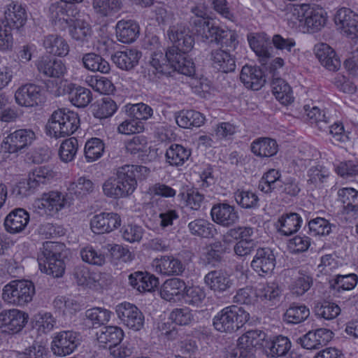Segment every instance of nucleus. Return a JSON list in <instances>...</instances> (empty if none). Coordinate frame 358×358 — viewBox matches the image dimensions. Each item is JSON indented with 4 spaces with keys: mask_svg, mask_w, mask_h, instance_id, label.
Here are the masks:
<instances>
[{
    "mask_svg": "<svg viewBox=\"0 0 358 358\" xmlns=\"http://www.w3.org/2000/svg\"><path fill=\"white\" fill-rule=\"evenodd\" d=\"M187 53H176L169 55L162 51L155 52L152 55L150 64L157 73L169 76L173 71L191 76L195 72L194 64L192 59L189 58Z\"/></svg>",
    "mask_w": 358,
    "mask_h": 358,
    "instance_id": "f257e3e1",
    "label": "nucleus"
},
{
    "mask_svg": "<svg viewBox=\"0 0 358 358\" xmlns=\"http://www.w3.org/2000/svg\"><path fill=\"white\" fill-rule=\"evenodd\" d=\"M64 247V244L58 242L46 241L43 244L41 253L38 257V266L42 272L55 278L62 275L65 269L62 259Z\"/></svg>",
    "mask_w": 358,
    "mask_h": 358,
    "instance_id": "f03ea898",
    "label": "nucleus"
},
{
    "mask_svg": "<svg viewBox=\"0 0 358 358\" xmlns=\"http://www.w3.org/2000/svg\"><path fill=\"white\" fill-rule=\"evenodd\" d=\"M250 319V315L236 306L222 309L213 318L215 329L220 332L231 333L238 330Z\"/></svg>",
    "mask_w": 358,
    "mask_h": 358,
    "instance_id": "7ed1b4c3",
    "label": "nucleus"
},
{
    "mask_svg": "<svg viewBox=\"0 0 358 358\" xmlns=\"http://www.w3.org/2000/svg\"><path fill=\"white\" fill-rule=\"evenodd\" d=\"M34 294L35 287L32 282L15 280L4 286L2 299L8 304L24 306L32 301Z\"/></svg>",
    "mask_w": 358,
    "mask_h": 358,
    "instance_id": "20e7f679",
    "label": "nucleus"
},
{
    "mask_svg": "<svg viewBox=\"0 0 358 358\" xmlns=\"http://www.w3.org/2000/svg\"><path fill=\"white\" fill-rule=\"evenodd\" d=\"M266 337L260 330H251L242 335L237 341V345L227 354V358H253L255 348L264 346Z\"/></svg>",
    "mask_w": 358,
    "mask_h": 358,
    "instance_id": "39448f33",
    "label": "nucleus"
},
{
    "mask_svg": "<svg viewBox=\"0 0 358 358\" xmlns=\"http://www.w3.org/2000/svg\"><path fill=\"white\" fill-rule=\"evenodd\" d=\"M168 36L173 45L169 47L166 53L169 55L182 52L188 53L194 45V38L189 28L182 24H177L170 27L168 31Z\"/></svg>",
    "mask_w": 358,
    "mask_h": 358,
    "instance_id": "423d86ee",
    "label": "nucleus"
},
{
    "mask_svg": "<svg viewBox=\"0 0 358 358\" xmlns=\"http://www.w3.org/2000/svg\"><path fill=\"white\" fill-rule=\"evenodd\" d=\"M293 15L300 22H304L308 28L316 31L323 27L327 21L326 13L321 8L303 4L294 8Z\"/></svg>",
    "mask_w": 358,
    "mask_h": 358,
    "instance_id": "0eeeda50",
    "label": "nucleus"
},
{
    "mask_svg": "<svg viewBox=\"0 0 358 358\" xmlns=\"http://www.w3.org/2000/svg\"><path fill=\"white\" fill-rule=\"evenodd\" d=\"M145 169L142 166L124 165L117 169L115 178L124 198L135 191L137 186L136 174Z\"/></svg>",
    "mask_w": 358,
    "mask_h": 358,
    "instance_id": "6e6552de",
    "label": "nucleus"
},
{
    "mask_svg": "<svg viewBox=\"0 0 358 358\" xmlns=\"http://www.w3.org/2000/svg\"><path fill=\"white\" fill-rule=\"evenodd\" d=\"M71 204V198L57 191L43 194L41 199L35 201V207L44 210L49 214L57 213Z\"/></svg>",
    "mask_w": 358,
    "mask_h": 358,
    "instance_id": "1a4fd4ad",
    "label": "nucleus"
},
{
    "mask_svg": "<svg viewBox=\"0 0 358 358\" xmlns=\"http://www.w3.org/2000/svg\"><path fill=\"white\" fill-rule=\"evenodd\" d=\"M118 318L129 329L139 331L144 325L143 313L134 304L122 303L116 307Z\"/></svg>",
    "mask_w": 358,
    "mask_h": 358,
    "instance_id": "9d476101",
    "label": "nucleus"
},
{
    "mask_svg": "<svg viewBox=\"0 0 358 358\" xmlns=\"http://www.w3.org/2000/svg\"><path fill=\"white\" fill-rule=\"evenodd\" d=\"M80 343L79 335L73 331L58 333L52 342L54 355L64 357L71 354Z\"/></svg>",
    "mask_w": 358,
    "mask_h": 358,
    "instance_id": "9b49d317",
    "label": "nucleus"
},
{
    "mask_svg": "<svg viewBox=\"0 0 358 358\" xmlns=\"http://www.w3.org/2000/svg\"><path fill=\"white\" fill-rule=\"evenodd\" d=\"M35 139L31 129H17L10 134L3 141V148L10 153H15L30 145Z\"/></svg>",
    "mask_w": 358,
    "mask_h": 358,
    "instance_id": "f8f14e48",
    "label": "nucleus"
},
{
    "mask_svg": "<svg viewBox=\"0 0 358 358\" xmlns=\"http://www.w3.org/2000/svg\"><path fill=\"white\" fill-rule=\"evenodd\" d=\"M334 20L336 24L346 35L352 36L355 39V44H358V15L350 8H342L337 11Z\"/></svg>",
    "mask_w": 358,
    "mask_h": 358,
    "instance_id": "ddd939ff",
    "label": "nucleus"
},
{
    "mask_svg": "<svg viewBox=\"0 0 358 358\" xmlns=\"http://www.w3.org/2000/svg\"><path fill=\"white\" fill-rule=\"evenodd\" d=\"M29 316L17 309L4 310L0 313V327L13 334L20 331L27 323Z\"/></svg>",
    "mask_w": 358,
    "mask_h": 358,
    "instance_id": "4468645a",
    "label": "nucleus"
},
{
    "mask_svg": "<svg viewBox=\"0 0 358 358\" xmlns=\"http://www.w3.org/2000/svg\"><path fill=\"white\" fill-rule=\"evenodd\" d=\"M121 225L120 216L115 213H101L90 220V228L94 234L109 233Z\"/></svg>",
    "mask_w": 358,
    "mask_h": 358,
    "instance_id": "2eb2a0df",
    "label": "nucleus"
},
{
    "mask_svg": "<svg viewBox=\"0 0 358 358\" xmlns=\"http://www.w3.org/2000/svg\"><path fill=\"white\" fill-rule=\"evenodd\" d=\"M204 283L214 292L222 294L232 287L234 280L227 271L214 270L208 272L205 275Z\"/></svg>",
    "mask_w": 358,
    "mask_h": 358,
    "instance_id": "dca6fc26",
    "label": "nucleus"
},
{
    "mask_svg": "<svg viewBox=\"0 0 358 358\" xmlns=\"http://www.w3.org/2000/svg\"><path fill=\"white\" fill-rule=\"evenodd\" d=\"M275 266V257L268 248H259L251 262V267L259 275L271 273Z\"/></svg>",
    "mask_w": 358,
    "mask_h": 358,
    "instance_id": "f3484780",
    "label": "nucleus"
},
{
    "mask_svg": "<svg viewBox=\"0 0 358 358\" xmlns=\"http://www.w3.org/2000/svg\"><path fill=\"white\" fill-rule=\"evenodd\" d=\"M314 52L320 63L330 71H336L341 68V61L335 50L328 44L321 43L314 46Z\"/></svg>",
    "mask_w": 358,
    "mask_h": 358,
    "instance_id": "a211bd4d",
    "label": "nucleus"
},
{
    "mask_svg": "<svg viewBox=\"0 0 358 358\" xmlns=\"http://www.w3.org/2000/svg\"><path fill=\"white\" fill-rule=\"evenodd\" d=\"M240 79L245 87L259 90L266 83V77L262 70L257 66H244L241 71Z\"/></svg>",
    "mask_w": 358,
    "mask_h": 358,
    "instance_id": "6ab92c4d",
    "label": "nucleus"
},
{
    "mask_svg": "<svg viewBox=\"0 0 358 358\" xmlns=\"http://www.w3.org/2000/svg\"><path fill=\"white\" fill-rule=\"evenodd\" d=\"M15 99L17 104L32 107L37 106L41 99V87L34 84H27L15 92Z\"/></svg>",
    "mask_w": 358,
    "mask_h": 358,
    "instance_id": "aec40b11",
    "label": "nucleus"
},
{
    "mask_svg": "<svg viewBox=\"0 0 358 358\" xmlns=\"http://www.w3.org/2000/svg\"><path fill=\"white\" fill-rule=\"evenodd\" d=\"M157 272L166 276L180 275L185 271L182 262L172 255H164L154 260Z\"/></svg>",
    "mask_w": 358,
    "mask_h": 358,
    "instance_id": "412c9836",
    "label": "nucleus"
},
{
    "mask_svg": "<svg viewBox=\"0 0 358 358\" xmlns=\"http://www.w3.org/2000/svg\"><path fill=\"white\" fill-rule=\"evenodd\" d=\"M186 284L182 279L173 278L166 280L160 289L162 299L170 302H178L182 299Z\"/></svg>",
    "mask_w": 358,
    "mask_h": 358,
    "instance_id": "4be33fe9",
    "label": "nucleus"
},
{
    "mask_svg": "<svg viewBox=\"0 0 358 358\" xmlns=\"http://www.w3.org/2000/svg\"><path fill=\"white\" fill-rule=\"evenodd\" d=\"M36 65L39 73L47 78H59L66 73V67L60 59L42 57Z\"/></svg>",
    "mask_w": 358,
    "mask_h": 358,
    "instance_id": "5701e85b",
    "label": "nucleus"
},
{
    "mask_svg": "<svg viewBox=\"0 0 358 358\" xmlns=\"http://www.w3.org/2000/svg\"><path fill=\"white\" fill-rule=\"evenodd\" d=\"M332 331L327 329L311 331L301 338L300 343L303 348L317 349L325 345L332 338Z\"/></svg>",
    "mask_w": 358,
    "mask_h": 358,
    "instance_id": "b1692460",
    "label": "nucleus"
},
{
    "mask_svg": "<svg viewBox=\"0 0 358 358\" xmlns=\"http://www.w3.org/2000/svg\"><path fill=\"white\" fill-rule=\"evenodd\" d=\"M210 60L213 67L222 73L233 72L236 69L235 57L224 49L213 50L210 52Z\"/></svg>",
    "mask_w": 358,
    "mask_h": 358,
    "instance_id": "393cba45",
    "label": "nucleus"
},
{
    "mask_svg": "<svg viewBox=\"0 0 358 358\" xmlns=\"http://www.w3.org/2000/svg\"><path fill=\"white\" fill-rule=\"evenodd\" d=\"M213 220L222 226L229 227L234 224L238 219L234 208L227 203L214 206L210 212Z\"/></svg>",
    "mask_w": 358,
    "mask_h": 358,
    "instance_id": "a878e982",
    "label": "nucleus"
},
{
    "mask_svg": "<svg viewBox=\"0 0 358 358\" xmlns=\"http://www.w3.org/2000/svg\"><path fill=\"white\" fill-rule=\"evenodd\" d=\"M64 92L69 95L71 103L78 108L87 106L92 101V92L89 89L76 86L73 83L64 85Z\"/></svg>",
    "mask_w": 358,
    "mask_h": 358,
    "instance_id": "bb28decb",
    "label": "nucleus"
},
{
    "mask_svg": "<svg viewBox=\"0 0 358 358\" xmlns=\"http://www.w3.org/2000/svg\"><path fill=\"white\" fill-rule=\"evenodd\" d=\"M29 221V213L23 208H16L6 216L4 226L8 232L16 234L22 231Z\"/></svg>",
    "mask_w": 358,
    "mask_h": 358,
    "instance_id": "cd10ccee",
    "label": "nucleus"
},
{
    "mask_svg": "<svg viewBox=\"0 0 358 358\" xmlns=\"http://www.w3.org/2000/svg\"><path fill=\"white\" fill-rule=\"evenodd\" d=\"M116 36L123 43H131L136 40L140 33V27L136 22L132 20H122L115 26Z\"/></svg>",
    "mask_w": 358,
    "mask_h": 358,
    "instance_id": "c85d7f7f",
    "label": "nucleus"
},
{
    "mask_svg": "<svg viewBox=\"0 0 358 358\" xmlns=\"http://www.w3.org/2000/svg\"><path fill=\"white\" fill-rule=\"evenodd\" d=\"M250 48L255 54L261 58L262 62H266L271 57L272 50L269 37L265 33L248 35Z\"/></svg>",
    "mask_w": 358,
    "mask_h": 358,
    "instance_id": "c756f323",
    "label": "nucleus"
},
{
    "mask_svg": "<svg viewBox=\"0 0 358 358\" xmlns=\"http://www.w3.org/2000/svg\"><path fill=\"white\" fill-rule=\"evenodd\" d=\"M129 280L139 292H152L159 285V279L148 272H134L129 275Z\"/></svg>",
    "mask_w": 358,
    "mask_h": 358,
    "instance_id": "7c9ffc66",
    "label": "nucleus"
},
{
    "mask_svg": "<svg viewBox=\"0 0 358 358\" xmlns=\"http://www.w3.org/2000/svg\"><path fill=\"white\" fill-rule=\"evenodd\" d=\"M141 52L136 49H126L117 51L111 56L113 63L120 69L129 71L138 63Z\"/></svg>",
    "mask_w": 358,
    "mask_h": 358,
    "instance_id": "2f4dec72",
    "label": "nucleus"
},
{
    "mask_svg": "<svg viewBox=\"0 0 358 358\" xmlns=\"http://www.w3.org/2000/svg\"><path fill=\"white\" fill-rule=\"evenodd\" d=\"M252 152L259 157H271L278 150V145L275 139L268 137H259L252 141L250 145Z\"/></svg>",
    "mask_w": 358,
    "mask_h": 358,
    "instance_id": "473e14b6",
    "label": "nucleus"
},
{
    "mask_svg": "<svg viewBox=\"0 0 358 358\" xmlns=\"http://www.w3.org/2000/svg\"><path fill=\"white\" fill-rule=\"evenodd\" d=\"M97 341L101 346L108 348L115 344H120L123 339L124 332L122 329L116 326L103 327L99 333L96 334Z\"/></svg>",
    "mask_w": 358,
    "mask_h": 358,
    "instance_id": "72a5a7b5",
    "label": "nucleus"
},
{
    "mask_svg": "<svg viewBox=\"0 0 358 358\" xmlns=\"http://www.w3.org/2000/svg\"><path fill=\"white\" fill-rule=\"evenodd\" d=\"M43 46L47 52L58 57H64L69 52L67 41L58 34H49L43 39Z\"/></svg>",
    "mask_w": 358,
    "mask_h": 358,
    "instance_id": "f704fd0d",
    "label": "nucleus"
},
{
    "mask_svg": "<svg viewBox=\"0 0 358 358\" xmlns=\"http://www.w3.org/2000/svg\"><path fill=\"white\" fill-rule=\"evenodd\" d=\"M4 14L6 25L17 29L23 27L27 19L25 9L21 5L13 2L8 5Z\"/></svg>",
    "mask_w": 358,
    "mask_h": 358,
    "instance_id": "c9c22d12",
    "label": "nucleus"
},
{
    "mask_svg": "<svg viewBox=\"0 0 358 358\" xmlns=\"http://www.w3.org/2000/svg\"><path fill=\"white\" fill-rule=\"evenodd\" d=\"M291 348V342L287 337L278 336L273 341H266L264 345L266 353L271 357H284Z\"/></svg>",
    "mask_w": 358,
    "mask_h": 358,
    "instance_id": "e433bc0d",
    "label": "nucleus"
},
{
    "mask_svg": "<svg viewBox=\"0 0 358 358\" xmlns=\"http://www.w3.org/2000/svg\"><path fill=\"white\" fill-rule=\"evenodd\" d=\"M302 222V218L298 213H286L278 219L277 227L282 234L289 236L299 229Z\"/></svg>",
    "mask_w": 358,
    "mask_h": 358,
    "instance_id": "4c0bfd02",
    "label": "nucleus"
},
{
    "mask_svg": "<svg viewBox=\"0 0 358 358\" xmlns=\"http://www.w3.org/2000/svg\"><path fill=\"white\" fill-rule=\"evenodd\" d=\"M45 128L47 134L50 137L59 138L68 136L61 108L52 113Z\"/></svg>",
    "mask_w": 358,
    "mask_h": 358,
    "instance_id": "58836bf2",
    "label": "nucleus"
},
{
    "mask_svg": "<svg viewBox=\"0 0 358 358\" xmlns=\"http://www.w3.org/2000/svg\"><path fill=\"white\" fill-rule=\"evenodd\" d=\"M338 196L343 205L345 213L358 215V191L351 187H344L338 190Z\"/></svg>",
    "mask_w": 358,
    "mask_h": 358,
    "instance_id": "ea45409f",
    "label": "nucleus"
},
{
    "mask_svg": "<svg viewBox=\"0 0 358 358\" xmlns=\"http://www.w3.org/2000/svg\"><path fill=\"white\" fill-rule=\"evenodd\" d=\"M271 87L273 95L282 104L287 105L293 101L292 88L283 79L273 78L271 82Z\"/></svg>",
    "mask_w": 358,
    "mask_h": 358,
    "instance_id": "a19ab883",
    "label": "nucleus"
},
{
    "mask_svg": "<svg viewBox=\"0 0 358 358\" xmlns=\"http://www.w3.org/2000/svg\"><path fill=\"white\" fill-rule=\"evenodd\" d=\"M205 118L201 113L195 110H182L176 115L178 125L182 128L199 127L204 123Z\"/></svg>",
    "mask_w": 358,
    "mask_h": 358,
    "instance_id": "79ce46f5",
    "label": "nucleus"
},
{
    "mask_svg": "<svg viewBox=\"0 0 358 358\" xmlns=\"http://www.w3.org/2000/svg\"><path fill=\"white\" fill-rule=\"evenodd\" d=\"M83 66L91 71H99L107 73L110 71L109 63L100 55L93 52L86 53L82 58Z\"/></svg>",
    "mask_w": 358,
    "mask_h": 358,
    "instance_id": "37998d69",
    "label": "nucleus"
},
{
    "mask_svg": "<svg viewBox=\"0 0 358 358\" xmlns=\"http://www.w3.org/2000/svg\"><path fill=\"white\" fill-rule=\"evenodd\" d=\"M121 0H92V7L101 17L112 16L122 8Z\"/></svg>",
    "mask_w": 358,
    "mask_h": 358,
    "instance_id": "c03bdc74",
    "label": "nucleus"
},
{
    "mask_svg": "<svg viewBox=\"0 0 358 358\" xmlns=\"http://www.w3.org/2000/svg\"><path fill=\"white\" fill-rule=\"evenodd\" d=\"M310 315L309 309L299 303H292L283 315V320L289 324H299L306 320Z\"/></svg>",
    "mask_w": 358,
    "mask_h": 358,
    "instance_id": "a18cd8bd",
    "label": "nucleus"
},
{
    "mask_svg": "<svg viewBox=\"0 0 358 358\" xmlns=\"http://www.w3.org/2000/svg\"><path fill=\"white\" fill-rule=\"evenodd\" d=\"M188 228L192 235L210 238L217 233L214 225L203 219H197L188 224Z\"/></svg>",
    "mask_w": 358,
    "mask_h": 358,
    "instance_id": "49530a36",
    "label": "nucleus"
},
{
    "mask_svg": "<svg viewBox=\"0 0 358 358\" xmlns=\"http://www.w3.org/2000/svg\"><path fill=\"white\" fill-rule=\"evenodd\" d=\"M190 155V150L178 144L171 145L166 152L167 162L173 166L182 165Z\"/></svg>",
    "mask_w": 358,
    "mask_h": 358,
    "instance_id": "de8ad7c7",
    "label": "nucleus"
},
{
    "mask_svg": "<svg viewBox=\"0 0 358 358\" xmlns=\"http://www.w3.org/2000/svg\"><path fill=\"white\" fill-rule=\"evenodd\" d=\"M314 311L318 317L326 320L335 319L341 313L340 307L330 301H317L314 307Z\"/></svg>",
    "mask_w": 358,
    "mask_h": 358,
    "instance_id": "09e8293b",
    "label": "nucleus"
},
{
    "mask_svg": "<svg viewBox=\"0 0 358 358\" xmlns=\"http://www.w3.org/2000/svg\"><path fill=\"white\" fill-rule=\"evenodd\" d=\"M329 176V170L322 165L310 167L307 173V182L314 187H321Z\"/></svg>",
    "mask_w": 358,
    "mask_h": 358,
    "instance_id": "8fccbe9b",
    "label": "nucleus"
},
{
    "mask_svg": "<svg viewBox=\"0 0 358 358\" xmlns=\"http://www.w3.org/2000/svg\"><path fill=\"white\" fill-rule=\"evenodd\" d=\"M72 275L76 283L81 286L94 285L98 281L96 275L91 273L89 268L84 265L76 266L73 270Z\"/></svg>",
    "mask_w": 358,
    "mask_h": 358,
    "instance_id": "3c124183",
    "label": "nucleus"
},
{
    "mask_svg": "<svg viewBox=\"0 0 358 358\" xmlns=\"http://www.w3.org/2000/svg\"><path fill=\"white\" fill-rule=\"evenodd\" d=\"M111 312L107 309L95 307L85 311V317L94 327L107 323L110 318Z\"/></svg>",
    "mask_w": 358,
    "mask_h": 358,
    "instance_id": "603ef678",
    "label": "nucleus"
},
{
    "mask_svg": "<svg viewBox=\"0 0 358 358\" xmlns=\"http://www.w3.org/2000/svg\"><path fill=\"white\" fill-rule=\"evenodd\" d=\"M280 289L275 282L262 283L257 288L255 294L262 301H274L280 296Z\"/></svg>",
    "mask_w": 358,
    "mask_h": 358,
    "instance_id": "864d4df0",
    "label": "nucleus"
},
{
    "mask_svg": "<svg viewBox=\"0 0 358 358\" xmlns=\"http://www.w3.org/2000/svg\"><path fill=\"white\" fill-rule=\"evenodd\" d=\"M305 109L307 112L308 119L312 125H315L320 131L328 129L329 120L324 111L322 112L317 106H313L310 110L305 107Z\"/></svg>",
    "mask_w": 358,
    "mask_h": 358,
    "instance_id": "5fc2aeb1",
    "label": "nucleus"
},
{
    "mask_svg": "<svg viewBox=\"0 0 358 358\" xmlns=\"http://www.w3.org/2000/svg\"><path fill=\"white\" fill-rule=\"evenodd\" d=\"M206 298L203 289L198 286L187 287L184 292L182 299L189 306L199 307Z\"/></svg>",
    "mask_w": 358,
    "mask_h": 358,
    "instance_id": "6e6d98bb",
    "label": "nucleus"
},
{
    "mask_svg": "<svg viewBox=\"0 0 358 358\" xmlns=\"http://www.w3.org/2000/svg\"><path fill=\"white\" fill-rule=\"evenodd\" d=\"M104 151V144L98 138L87 141L85 146V155L87 162H94L101 157Z\"/></svg>",
    "mask_w": 358,
    "mask_h": 358,
    "instance_id": "4d7b16f0",
    "label": "nucleus"
},
{
    "mask_svg": "<svg viewBox=\"0 0 358 358\" xmlns=\"http://www.w3.org/2000/svg\"><path fill=\"white\" fill-rule=\"evenodd\" d=\"M78 142L76 138H69L64 141L59 150V155L64 162H71L78 151Z\"/></svg>",
    "mask_w": 358,
    "mask_h": 358,
    "instance_id": "13d9d810",
    "label": "nucleus"
},
{
    "mask_svg": "<svg viewBox=\"0 0 358 358\" xmlns=\"http://www.w3.org/2000/svg\"><path fill=\"white\" fill-rule=\"evenodd\" d=\"M358 282V276L355 273L348 275H337L336 278L330 281V287L340 290H351Z\"/></svg>",
    "mask_w": 358,
    "mask_h": 358,
    "instance_id": "bf43d9fd",
    "label": "nucleus"
},
{
    "mask_svg": "<svg viewBox=\"0 0 358 358\" xmlns=\"http://www.w3.org/2000/svg\"><path fill=\"white\" fill-rule=\"evenodd\" d=\"M94 183L86 177H80L76 182L70 183L68 190L70 194H73L77 196H83L90 194L94 190Z\"/></svg>",
    "mask_w": 358,
    "mask_h": 358,
    "instance_id": "052dcab7",
    "label": "nucleus"
},
{
    "mask_svg": "<svg viewBox=\"0 0 358 358\" xmlns=\"http://www.w3.org/2000/svg\"><path fill=\"white\" fill-rule=\"evenodd\" d=\"M55 176V172L52 169L46 166H38L29 174V178H31L32 182L37 187L50 181Z\"/></svg>",
    "mask_w": 358,
    "mask_h": 358,
    "instance_id": "680f3d73",
    "label": "nucleus"
},
{
    "mask_svg": "<svg viewBox=\"0 0 358 358\" xmlns=\"http://www.w3.org/2000/svg\"><path fill=\"white\" fill-rule=\"evenodd\" d=\"M82 259L89 264L101 266L106 262L105 255L94 249L91 246H87L80 250Z\"/></svg>",
    "mask_w": 358,
    "mask_h": 358,
    "instance_id": "e2e57ef3",
    "label": "nucleus"
},
{
    "mask_svg": "<svg viewBox=\"0 0 358 358\" xmlns=\"http://www.w3.org/2000/svg\"><path fill=\"white\" fill-rule=\"evenodd\" d=\"M67 136L73 134L80 127L78 114L67 108H61Z\"/></svg>",
    "mask_w": 358,
    "mask_h": 358,
    "instance_id": "0e129e2a",
    "label": "nucleus"
},
{
    "mask_svg": "<svg viewBox=\"0 0 358 358\" xmlns=\"http://www.w3.org/2000/svg\"><path fill=\"white\" fill-rule=\"evenodd\" d=\"M308 227L313 235H328L331 230V225L324 218L317 217L308 222Z\"/></svg>",
    "mask_w": 358,
    "mask_h": 358,
    "instance_id": "69168bd1",
    "label": "nucleus"
},
{
    "mask_svg": "<svg viewBox=\"0 0 358 358\" xmlns=\"http://www.w3.org/2000/svg\"><path fill=\"white\" fill-rule=\"evenodd\" d=\"M117 110L115 102L109 97L102 99L101 103L94 113V116L99 119L110 117Z\"/></svg>",
    "mask_w": 358,
    "mask_h": 358,
    "instance_id": "338daca9",
    "label": "nucleus"
},
{
    "mask_svg": "<svg viewBox=\"0 0 358 358\" xmlns=\"http://www.w3.org/2000/svg\"><path fill=\"white\" fill-rule=\"evenodd\" d=\"M235 199L238 204L244 208H251L257 206V196L250 191H239L235 193Z\"/></svg>",
    "mask_w": 358,
    "mask_h": 358,
    "instance_id": "774afa93",
    "label": "nucleus"
}]
</instances>
